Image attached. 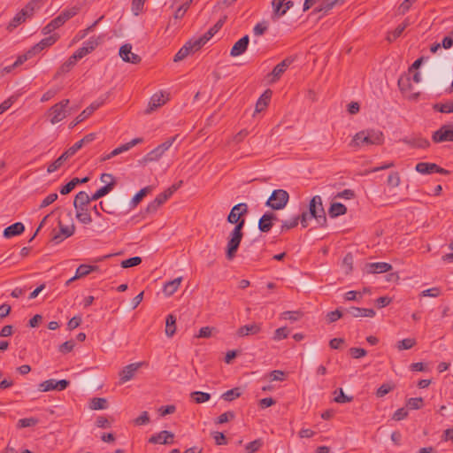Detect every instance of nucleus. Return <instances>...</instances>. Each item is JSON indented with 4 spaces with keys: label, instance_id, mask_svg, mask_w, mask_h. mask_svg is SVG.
Instances as JSON below:
<instances>
[{
    "label": "nucleus",
    "instance_id": "obj_1",
    "mask_svg": "<svg viewBox=\"0 0 453 453\" xmlns=\"http://www.w3.org/2000/svg\"><path fill=\"white\" fill-rule=\"evenodd\" d=\"M100 210L109 214H115L119 211L127 213L128 201L120 193H114L109 196L104 201L99 203Z\"/></svg>",
    "mask_w": 453,
    "mask_h": 453
},
{
    "label": "nucleus",
    "instance_id": "obj_2",
    "mask_svg": "<svg viewBox=\"0 0 453 453\" xmlns=\"http://www.w3.org/2000/svg\"><path fill=\"white\" fill-rule=\"evenodd\" d=\"M308 213L310 217L316 219L319 226H326V216L323 207L322 199L319 196H315L311 198L309 203Z\"/></svg>",
    "mask_w": 453,
    "mask_h": 453
},
{
    "label": "nucleus",
    "instance_id": "obj_3",
    "mask_svg": "<svg viewBox=\"0 0 453 453\" xmlns=\"http://www.w3.org/2000/svg\"><path fill=\"white\" fill-rule=\"evenodd\" d=\"M289 200L288 193L284 189H275L267 199L265 205L274 211L283 209Z\"/></svg>",
    "mask_w": 453,
    "mask_h": 453
},
{
    "label": "nucleus",
    "instance_id": "obj_4",
    "mask_svg": "<svg viewBox=\"0 0 453 453\" xmlns=\"http://www.w3.org/2000/svg\"><path fill=\"white\" fill-rule=\"evenodd\" d=\"M69 103L68 99H64L50 108L48 111V117L50 123H58L66 117L68 113V110L66 108Z\"/></svg>",
    "mask_w": 453,
    "mask_h": 453
},
{
    "label": "nucleus",
    "instance_id": "obj_5",
    "mask_svg": "<svg viewBox=\"0 0 453 453\" xmlns=\"http://www.w3.org/2000/svg\"><path fill=\"white\" fill-rule=\"evenodd\" d=\"M82 145L83 143H74L73 146L70 147L48 166L47 172L51 173L59 169L70 157L73 156L80 149H81Z\"/></svg>",
    "mask_w": 453,
    "mask_h": 453
},
{
    "label": "nucleus",
    "instance_id": "obj_6",
    "mask_svg": "<svg viewBox=\"0 0 453 453\" xmlns=\"http://www.w3.org/2000/svg\"><path fill=\"white\" fill-rule=\"evenodd\" d=\"M294 6V2L292 0H273L272 1V8L273 14L272 19L277 20L280 17L284 16L288 10H290Z\"/></svg>",
    "mask_w": 453,
    "mask_h": 453
},
{
    "label": "nucleus",
    "instance_id": "obj_7",
    "mask_svg": "<svg viewBox=\"0 0 453 453\" xmlns=\"http://www.w3.org/2000/svg\"><path fill=\"white\" fill-rule=\"evenodd\" d=\"M384 139L382 131L379 129H367L356 134L352 142H380Z\"/></svg>",
    "mask_w": 453,
    "mask_h": 453
},
{
    "label": "nucleus",
    "instance_id": "obj_8",
    "mask_svg": "<svg viewBox=\"0 0 453 453\" xmlns=\"http://www.w3.org/2000/svg\"><path fill=\"white\" fill-rule=\"evenodd\" d=\"M242 240V236L230 233L226 248V257L228 260H233L235 257Z\"/></svg>",
    "mask_w": 453,
    "mask_h": 453
},
{
    "label": "nucleus",
    "instance_id": "obj_9",
    "mask_svg": "<svg viewBox=\"0 0 453 453\" xmlns=\"http://www.w3.org/2000/svg\"><path fill=\"white\" fill-rule=\"evenodd\" d=\"M58 226H59V232L55 233L52 235L51 241L55 243H59L65 239L72 236L75 232V226L74 224L71 225H63L62 222L58 221Z\"/></svg>",
    "mask_w": 453,
    "mask_h": 453
},
{
    "label": "nucleus",
    "instance_id": "obj_10",
    "mask_svg": "<svg viewBox=\"0 0 453 453\" xmlns=\"http://www.w3.org/2000/svg\"><path fill=\"white\" fill-rule=\"evenodd\" d=\"M119 54L121 59L127 63L137 65L142 61V58L139 55L132 52V45L130 43L122 45Z\"/></svg>",
    "mask_w": 453,
    "mask_h": 453
},
{
    "label": "nucleus",
    "instance_id": "obj_11",
    "mask_svg": "<svg viewBox=\"0 0 453 453\" xmlns=\"http://www.w3.org/2000/svg\"><path fill=\"white\" fill-rule=\"evenodd\" d=\"M171 144L172 143H169L168 145H166V143L158 144L155 149L148 152L142 157V163L148 164L150 162L157 161L163 156V154L169 149Z\"/></svg>",
    "mask_w": 453,
    "mask_h": 453
},
{
    "label": "nucleus",
    "instance_id": "obj_12",
    "mask_svg": "<svg viewBox=\"0 0 453 453\" xmlns=\"http://www.w3.org/2000/svg\"><path fill=\"white\" fill-rule=\"evenodd\" d=\"M432 138L433 142H453V126H442Z\"/></svg>",
    "mask_w": 453,
    "mask_h": 453
},
{
    "label": "nucleus",
    "instance_id": "obj_13",
    "mask_svg": "<svg viewBox=\"0 0 453 453\" xmlns=\"http://www.w3.org/2000/svg\"><path fill=\"white\" fill-rule=\"evenodd\" d=\"M261 331H262V324L253 322V323L240 326L236 331V334L239 337H245V336H249V335L257 334Z\"/></svg>",
    "mask_w": 453,
    "mask_h": 453
},
{
    "label": "nucleus",
    "instance_id": "obj_14",
    "mask_svg": "<svg viewBox=\"0 0 453 453\" xmlns=\"http://www.w3.org/2000/svg\"><path fill=\"white\" fill-rule=\"evenodd\" d=\"M248 213V205L244 203L235 204L230 211L227 216L228 223H234L238 219H242V216Z\"/></svg>",
    "mask_w": 453,
    "mask_h": 453
},
{
    "label": "nucleus",
    "instance_id": "obj_15",
    "mask_svg": "<svg viewBox=\"0 0 453 453\" xmlns=\"http://www.w3.org/2000/svg\"><path fill=\"white\" fill-rule=\"evenodd\" d=\"M292 62H293V59L287 58L283 59L280 63L276 65L273 67L271 73L269 74V76H272L270 82L273 83V82L277 81L280 78V76L285 73L287 68L292 64Z\"/></svg>",
    "mask_w": 453,
    "mask_h": 453
},
{
    "label": "nucleus",
    "instance_id": "obj_16",
    "mask_svg": "<svg viewBox=\"0 0 453 453\" xmlns=\"http://www.w3.org/2000/svg\"><path fill=\"white\" fill-rule=\"evenodd\" d=\"M142 363H133L125 366L119 373L120 383H125L134 378Z\"/></svg>",
    "mask_w": 453,
    "mask_h": 453
},
{
    "label": "nucleus",
    "instance_id": "obj_17",
    "mask_svg": "<svg viewBox=\"0 0 453 453\" xmlns=\"http://www.w3.org/2000/svg\"><path fill=\"white\" fill-rule=\"evenodd\" d=\"M278 218L273 212H265L258 220V229L263 233L269 232L273 227V221Z\"/></svg>",
    "mask_w": 453,
    "mask_h": 453
},
{
    "label": "nucleus",
    "instance_id": "obj_18",
    "mask_svg": "<svg viewBox=\"0 0 453 453\" xmlns=\"http://www.w3.org/2000/svg\"><path fill=\"white\" fill-rule=\"evenodd\" d=\"M345 314H349L352 318H373L375 316V311L373 309L359 308V307H349L345 310Z\"/></svg>",
    "mask_w": 453,
    "mask_h": 453
},
{
    "label": "nucleus",
    "instance_id": "obj_19",
    "mask_svg": "<svg viewBox=\"0 0 453 453\" xmlns=\"http://www.w3.org/2000/svg\"><path fill=\"white\" fill-rule=\"evenodd\" d=\"M365 269L367 273H381L389 272L392 265L386 262L367 263Z\"/></svg>",
    "mask_w": 453,
    "mask_h": 453
},
{
    "label": "nucleus",
    "instance_id": "obj_20",
    "mask_svg": "<svg viewBox=\"0 0 453 453\" xmlns=\"http://www.w3.org/2000/svg\"><path fill=\"white\" fill-rule=\"evenodd\" d=\"M249 42H250L249 35H246L242 36L240 40H238L234 44V46L232 47V49L230 50V55L232 57H238V56L243 54L248 49Z\"/></svg>",
    "mask_w": 453,
    "mask_h": 453
},
{
    "label": "nucleus",
    "instance_id": "obj_21",
    "mask_svg": "<svg viewBox=\"0 0 453 453\" xmlns=\"http://www.w3.org/2000/svg\"><path fill=\"white\" fill-rule=\"evenodd\" d=\"M99 107L98 104H91L88 107L83 110L76 119L70 123L69 127L73 128L80 122L85 120L88 116H90L97 108Z\"/></svg>",
    "mask_w": 453,
    "mask_h": 453
},
{
    "label": "nucleus",
    "instance_id": "obj_22",
    "mask_svg": "<svg viewBox=\"0 0 453 453\" xmlns=\"http://www.w3.org/2000/svg\"><path fill=\"white\" fill-rule=\"evenodd\" d=\"M25 231V226L21 222H16L4 230V236L11 238L21 234Z\"/></svg>",
    "mask_w": 453,
    "mask_h": 453
},
{
    "label": "nucleus",
    "instance_id": "obj_23",
    "mask_svg": "<svg viewBox=\"0 0 453 453\" xmlns=\"http://www.w3.org/2000/svg\"><path fill=\"white\" fill-rule=\"evenodd\" d=\"M152 190V187L151 186H147L143 188H142L140 191H138L134 196V197L132 198V200L128 203V209H129V211L133 209H134L138 203L142 200V198L148 194L150 193V191Z\"/></svg>",
    "mask_w": 453,
    "mask_h": 453
},
{
    "label": "nucleus",
    "instance_id": "obj_24",
    "mask_svg": "<svg viewBox=\"0 0 453 453\" xmlns=\"http://www.w3.org/2000/svg\"><path fill=\"white\" fill-rule=\"evenodd\" d=\"M271 96H272L271 89H266L260 96V97L258 98V100L257 101V104H256V111L257 112H260L267 107V105L270 102Z\"/></svg>",
    "mask_w": 453,
    "mask_h": 453
},
{
    "label": "nucleus",
    "instance_id": "obj_25",
    "mask_svg": "<svg viewBox=\"0 0 453 453\" xmlns=\"http://www.w3.org/2000/svg\"><path fill=\"white\" fill-rule=\"evenodd\" d=\"M92 201L91 196H89L85 191H80L74 198L73 206L74 208L87 207V205Z\"/></svg>",
    "mask_w": 453,
    "mask_h": 453
},
{
    "label": "nucleus",
    "instance_id": "obj_26",
    "mask_svg": "<svg viewBox=\"0 0 453 453\" xmlns=\"http://www.w3.org/2000/svg\"><path fill=\"white\" fill-rule=\"evenodd\" d=\"M81 11V8L79 6H73L68 9H65L62 11L58 15V19L61 20L62 24L64 25L67 20L76 16Z\"/></svg>",
    "mask_w": 453,
    "mask_h": 453
},
{
    "label": "nucleus",
    "instance_id": "obj_27",
    "mask_svg": "<svg viewBox=\"0 0 453 453\" xmlns=\"http://www.w3.org/2000/svg\"><path fill=\"white\" fill-rule=\"evenodd\" d=\"M115 185L116 181H110L105 186L100 188L91 196L92 201H96L101 197L108 195L114 188Z\"/></svg>",
    "mask_w": 453,
    "mask_h": 453
},
{
    "label": "nucleus",
    "instance_id": "obj_28",
    "mask_svg": "<svg viewBox=\"0 0 453 453\" xmlns=\"http://www.w3.org/2000/svg\"><path fill=\"white\" fill-rule=\"evenodd\" d=\"M347 212V207L341 203H333L328 210V214L331 218H336L344 215Z\"/></svg>",
    "mask_w": 453,
    "mask_h": 453
},
{
    "label": "nucleus",
    "instance_id": "obj_29",
    "mask_svg": "<svg viewBox=\"0 0 453 453\" xmlns=\"http://www.w3.org/2000/svg\"><path fill=\"white\" fill-rule=\"evenodd\" d=\"M165 103V100L164 99L163 93H156L154 94L149 103V109L147 110V112H150L151 111H154L157 107L163 105Z\"/></svg>",
    "mask_w": 453,
    "mask_h": 453
},
{
    "label": "nucleus",
    "instance_id": "obj_30",
    "mask_svg": "<svg viewBox=\"0 0 453 453\" xmlns=\"http://www.w3.org/2000/svg\"><path fill=\"white\" fill-rule=\"evenodd\" d=\"M209 41L208 37L203 35L199 38L190 39L188 41V43H190V49L192 50L193 54L198 51L207 42Z\"/></svg>",
    "mask_w": 453,
    "mask_h": 453
},
{
    "label": "nucleus",
    "instance_id": "obj_31",
    "mask_svg": "<svg viewBox=\"0 0 453 453\" xmlns=\"http://www.w3.org/2000/svg\"><path fill=\"white\" fill-rule=\"evenodd\" d=\"M176 332V318L173 314H169L165 320V334L168 337L173 336Z\"/></svg>",
    "mask_w": 453,
    "mask_h": 453
},
{
    "label": "nucleus",
    "instance_id": "obj_32",
    "mask_svg": "<svg viewBox=\"0 0 453 453\" xmlns=\"http://www.w3.org/2000/svg\"><path fill=\"white\" fill-rule=\"evenodd\" d=\"M108 407V402L106 398L94 397L90 399L89 408L93 411L105 410Z\"/></svg>",
    "mask_w": 453,
    "mask_h": 453
},
{
    "label": "nucleus",
    "instance_id": "obj_33",
    "mask_svg": "<svg viewBox=\"0 0 453 453\" xmlns=\"http://www.w3.org/2000/svg\"><path fill=\"white\" fill-rule=\"evenodd\" d=\"M77 219L83 224H89L92 222L91 216L87 207L75 208Z\"/></svg>",
    "mask_w": 453,
    "mask_h": 453
},
{
    "label": "nucleus",
    "instance_id": "obj_34",
    "mask_svg": "<svg viewBox=\"0 0 453 453\" xmlns=\"http://www.w3.org/2000/svg\"><path fill=\"white\" fill-rule=\"evenodd\" d=\"M181 282V278H176L171 281H168L164 286V292L166 296H172L179 288Z\"/></svg>",
    "mask_w": 453,
    "mask_h": 453
},
{
    "label": "nucleus",
    "instance_id": "obj_35",
    "mask_svg": "<svg viewBox=\"0 0 453 453\" xmlns=\"http://www.w3.org/2000/svg\"><path fill=\"white\" fill-rule=\"evenodd\" d=\"M190 43H188L186 42L180 50L179 51L175 54L174 58H173V61L174 62H179V61H181L183 60L185 58H187L188 56L193 54L192 52V50L190 49V46H189Z\"/></svg>",
    "mask_w": 453,
    "mask_h": 453
},
{
    "label": "nucleus",
    "instance_id": "obj_36",
    "mask_svg": "<svg viewBox=\"0 0 453 453\" xmlns=\"http://www.w3.org/2000/svg\"><path fill=\"white\" fill-rule=\"evenodd\" d=\"M27 19L26 14L23 12H19L10 21V23L7 26V29L9 31H12L15 29L18 26L25 22Z\"/></svg>",
    "mask_w": 453,
    "mask_h": 453
},
{
    "label": "nucleus",
    "instance_id": "obj_37",
    "mask_svg": "<svg viewBox=\"0 0 453 453\" xmlns=\"http://www.w3.org/2000/svg\"><path fill=\"white\" fill-rule=\"evenodd\" d=\"M62 26H63V24H62L61 20L57 16L42 29V33L44 35H49Z\"/></svg>",
    "mask_w": 453,
    "mask_h": 453
},
{
    "label": "nucleus",
    "instance_id": "obj_38",
    "mask_svg": "<svg viewBox=\"0 0 453 453\" xmlns=\"http://www.w3.org/2000/svg\"><path fill=\"white\" fill-rule=\"evenodd\" d=\"M76 57L73 54L69 57V58L59 67L57 74H61L65 73H68L77 62Z\"/></svg>",
    "mask_w": 453,
    "mask_h": 453
},
{
    "label": "nucleus",
    "instance_id": "obj_39",
    "mask_svg": "<svg viewBox=\"0 0 453 453\" xmlns=\"http://www.w3.org/2000/svg\"><path fill=\"white\" fill-rule=\"evenodd\" d=\"M103 19V17L99 18L97 20H96L92 25L88 27L86 29L81 30L73 38V42H76L82 39H84L91 31L94 30V28L96 27L98 22Z\"/></svg>",
    "mask_w": 453,
    "mask_h": 453
},
{
    "label": "nucleus",
    "instance_id": "obj_40",
    "mask_svg": "<svg viewBox=\"0 0 453 453\" xmlns=\"http://www.w3.org/2000/svg\"><path fill=\"white\" fill-rule=\"evenodd\" d=\"M190 397L195 403H203L211 399V395L202 391H194L190 394Z\"/></svg>",
    "mask_w": 453,
    "mask_h": 453
},
{
    "label": "nucleus",
    "instance_id": "obj_41",
    "mask_svg": "<svg viewBox=\"0 0 453 453\" xmlns=\"http://www.w3.org/2000/svg\"><path fill=\"white\" fill-rule=\"evenodd\" d=\"M182 183L183 181L180 180L179 182L173 184L171 187H169L164 192L160 193L158 196L165 202L168 198H170L173 196V194L175 191H177L180 188Z\"/></svg>",
    "mask_w": 453,
    "mask_h": 453
},
{
    "label": "nucleus",
    "instance_id": "obj_42",
    "mask_svg": "<svg viewBox=\"0 0 453 453\" xmlns=\"http://www.w3.org/2000/svg\"><path fill=\"white\" fill-rule=\"evenodd\" d=\"M165 201L157 195V197L150 202L146 207V212L149 214L155 213Z\"/></svg>",
    "mask_w": 453,
    "mask_h": 453
},
{
    "label": "nucleus",
    "instance_id": "obj_43",
    "mask_svg": "<svg viewBox=\"0 0 453 453\" xmlns=\"http://www.w3.org/2000/svg\"><path fill=\"white\" fill-rule=\"evenodd\" d=\"M103 40V35H98L96 37L92 36L87 42H84L83 46L87 47L90 50V52H92L99 44L102 43Z\"/></svg>",
    "mask_w": 453,
    "mask_h": 453
},
{
    "label": "nucleus",
    "instance_id": "obj_44",
    "mask_svg": "<svg viewBox=\"0 0 453 453\" xmlns=\"http://www.w3.org/2000/svg\"><path fill=\"white\" fill-rule=\"evenodd\" d=\"M434 109L442 113H451L453 112V100L436 104Z\"/></svg>",
    "mask_w": 453,
    "mask_h": 453
},
{
    "label": "nucleus",
    "instance_id": "obj_45",
    "mask_svg": "<svg viewBox=\"0 0 453 453\" xmlns=\"http://www.w3.org/2000/svg\"><path fill=\"white\" fill-rule=\"evenodd\" d=\"M338 393L337 395L334 396V401L335 403H349L353 400V396H349V395H346L342 390V388L336 389L334 394L336 395Z\"/></svg>",
    "mask_w": 453,
    "mask_h": 453
},
{
    "label": "nucleus",
    "instance_id": "obj_46",
    "mask_svg": "<svg viewBox=\"0 0 453 453\" xmlns=\"http://www.w3.org/2000/svg\"><path fill=\"white\" fill-rule=\"evenodd\" d=\"M59 39V35L53 34L48 37L42 39L38 44L42 47V50L51 45H53Z\"/></svg>",
    "mask_w": 453,
    "mask_h": 453
},
{
    "label": "nucleus",
    "instance_id": "obj_47",
    "mask_svg": "<svg viewBox=\"0 0 453 453\" xmlns=\"http://www.w3.org/2000/svg\"><path fill=\"white\" fill-rule=\"evenodd\" d=\"M417 344V341L414 338H406L397 342L398 350H405L413 348Z\"/></svg>",
    "mask_w": 453,
    "mask_h": 453
},
{
    "label": "nucleus",
    "instance_id": "obj_48",
    "mask_svg": "<svg viewBox=\"0 0 453 453\" xmlns=\"http://www.w3.org/2000/svg\"><path fill=\"white\" fill-rule=\"evenodd\" d=\"M298 225V219L296 217H293L290 219L282 220L281 226H280V233L288 231L292 228L296 227Z\"/></svg>",
    "mask_w": 453,
    "mask_h": 453
},
{
    "label": "nucleus",
    "instance_id": "obj_49",
    "mask_svg": "<svg viewBox=\"0 0 453 453\" xmlns=\"http://www.w3.org/2000/svg\"><path fill=\"white\" fill-rule=\"evenodd\" d=\"M91 265H81L77 270H76V273H75V275L73 277H72V280H77L79 278H82L84 276H87L88 274H89L91 273Z\"/></svg>",
    "mask_w": 453,
    "mask_h": 453
},
{
    "label": "nucleus",
    "instance_id": "obj_50",
    "mask_svg": "<svg viewBox=\"0 0 453 453\" xmlns=\"http://www.w3.org/2000/svg\"><path fill=\"white\" fill-rule=\"evenodd\" d=\"M241 395V391L239 388H234L230 390L226 391L221 397L226 401L231 402L236 398H238Z\"/></svg>",
    "mask_w": 453,
    "mask_h": 453
},
{
    "label": "nucleus",
    "instance_id": "obj_51",
    "mask_svg": "<svg viewBox=\"0 0 453 453\" xmlns=\"http://www.w3.org/2000/svg\"><path fill=\"white\" fill-rule=\"evenodd\" d=\"M106 139L104 134L101 131L90 133L86 134L83 138H81L79 142H93L94 140H101L104 141Z\"/></svg>",
    "mask_w": 453,
    "mask_h": 453
},
{
    "label": "nucleus",
    "instance_id": "obj_52",
    "mask_svg": "<svg viewBox=\"0 0 453 453\" xmlns=\"http://www.w3.org/2000/svg\"><path fill=\"white\" fill-rule=\"evenodd\" d=\"M303 316L300 311H288L281 313V318L291 321H296Z\"/></svg>",
    "mask_w": 453,
    "mask_h": 453
},
{
    "label": "nucleus",
    "instance_id": "obj_53",
    "mask_svg": "<svg viewBox=\"0 0 453 453\" xmlns=\"http://www.w3.org/2000/svg\"><path fill=\"white\" fill-rule=\"evenodd\" d=\"M136 143H123L121 146H119V147L114 149L112 151H111L109 153V156L111 157V158H112L123 152L129 150Z\"/></svg>",
    "mask_w": 453,
    "mask_h": 453
},
{
    "label": "nucleus",
    "instance_id": "obj_54",
    "mask_svg": "<svg viewBox=\"0 0 453 453\" xmlns=\"http://www.w3.org/2000/svg\"><path fill=\"white\" fill-rule=\"evenodd\" d=\"M263 441L261 439L255 440L253 441L249 442L245 446V450L247 453H255L262 447Z\"/></svg>",
    "mask_w": 453,
    "mask_h": 453
},
{
    "label": "nucleus",
    "instance_id": "obj_55",
    "mask_svg": "<svg viewBox=\"0 0 453 453\" xmlns=\"http://www.w3.org/2000/svg\"><path fill=\"white\" fill-rule=\"evenodd\" d=\"M235 418V413L232 411H226L221 415H219L215 419V424H224L230 420H233Z\"/></svg>",
    "mask_w": 453,
    "mask_h": 453
},
{
    "label": "nucleus",
    "instance_id": "obj_56",
    "mask_svg": "<svg viewBox=\"0 0 453 453\" xmlns=\"http://www.w3.org/2000/svg\"><path fill=\"white\" fill-rule=\"evenodd\" d=\"M142 263V257H133L123 260L120 264L122 268H129L133 266H136Z\"/></svg>",
    "mask_w": 453,
    "mask_h": 453
},
{
    "label": "nucleus",
    "instance_id": "obj_57",
    "mask_svg": "<svg viewBox=\"0 0 453 453\" xmlns=\"http://www.w3.org/2000/svg\"><path fill=\"white\" fill-rule=\"evenodd\" d=\"M226 17L223 19H220L213 27H211L205 34L204 35L208 37L210 40L223 26L225 23Z\"/></svg>",
    "mask_w": 453,
    "mask_h": 453
},
{
    "label": "nucleus",
    "instance_id": "obj_58",
    "mask_svg": "<svg viewBox=\"0 0 453 453\" xmlns=\"http://www.w3.org/2000/svg\"><path fill=\"white\" fill-rule=\"evenodd\" d=\"M56 380L50 379L42 382L39 385V389L42 392H48L50 390H56Z\"/></svg>",
    "mask_w": 453,
    "mask_h": 453
},
{
    "label": "nucleus",
    "instance_id": "obj_59",
    "mask_svg": "<svg viewBox=\"0 0 453 453\" xmlns=\"http://www.w3.org/2000/svg\"><path fill=\"white\" fill-rule=\"evenodd\" d=\"M424 400L422 397L410 398L407 402V407L411 410H418L423 406Z\"/></svg>",
    "mask_w": 453,
    "mask_h": 453
},
{
    "label": "nucleus",
    "instance_id": "obj_60",
    "mask_svg": "<svg viewBox=\"0 0 453 453\" xmlns=\"http://www.w3.org/2000/svg\"><path fill=\"white\" fill-rule=\"evenodd\" d=\"M289 330L288 327L283 326L275 330L273 339L274 341H280L286 339L288 336Z\"/></svg>",
    "mask_w": 453,
    "mask_h": 453
},
{
    "label": "nucleus",
    "instance_id": "obj_61",
    "mask_svg": "<svg viewBox=\"0 0 453 453\" xmlns=\"http://www.w3.org/2000/svg\"><path fill=\"white\" fill-rule=\"evenodd\" d=\"M37 1L32 0L20 11V12H23L26 14V18L32 17L35 12V9L36 7Z\"/></svg>",
    "mask_w": 453,
    "mask_h": 453
},
{
    "label": "nucleus",
    "instance_id": "obj_62",
    "mask_svg": "<svg viewBox=\"0 0 453 453\" xmlns=\"http://www.w3.org/2000/svg\"><path fill=\"white\" fill-rule=\"evenodd\" d=\"M400 181L401 179L398 172H392L388 177V185L393 188L398 187Z\"/></svg>",
    "mask_w": 453,
    "mask_h": 453
},
{
    "label": "nucleus",
    "instance_id": "obj_63",
    "mask_svg": "<svg viewBox=\"0 0 453 453\" xmlns=\"http://www.w3.org/2000/svg\"><path fill=\"white\" fill-rule=\"evenodd\" d=\"M394 389V386L389 383H384L382 384L376 391V396L377 397H383L387 394H388L390 391Z\"/></svg>",
    "mask_w": 453,
    "mask_h": 453
},
{
    "label": "nucleus",
    "instance_id": "obj_64",
    "mask_svg": "<svg viewBox=\"0 0 453 453\" xmlns=\"http://www.w3.org/2000/svg\"><path fill=\"white\" fill-rule=\"evenodd\" d=\"M345 315L340 309H336L335 311H330L326 314V319L329 323H333L340 319Z\"/></svg>",
    "mask_w": 453,
    "mask_h": 453
}]
</instances>
